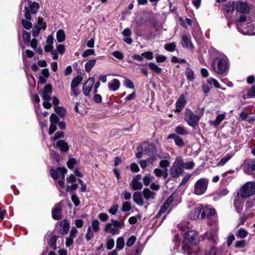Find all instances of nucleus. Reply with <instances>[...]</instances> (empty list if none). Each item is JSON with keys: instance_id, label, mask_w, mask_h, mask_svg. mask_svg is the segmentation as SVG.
Listing matches in <instances>:
<instances>
[{"instance_id": "nucleus-1", "label": "nucleus", "mask_w": 255, "mask_h": 255, "mask_svg": "<svg viewBox=\"0 0 255 255\" xmlns=\"http://www.w3.org/2000/svg\"><path fill=\"white\" fill-rule=\"evenodd\" d=\"M198 243L197 234L195 231L186 232L182 246V253L187 255H197L199 251L197 246Z\"/></svg>"}, {"instance_id": "nucleus-2", "label": "nucleus", "mask_w": 255, "mask_h": 255, "mask_svg": "<svg viewBox=\"0 0 255 255\" xmlns=\"http://www.w3.org/2000/svg\"><path fill=\"white\" fill-rule=\"evenodd\" d=\"M212 68L218 74L226 75L230 68L229 60L224 53H219L212 62Z\"/></svg>"}, {"instance_id": "nucleus-3", "label": "nucleus", "mask_w": 255, "mask_h": 255, "mask_svg": "<svg viewBox=\"0 0 255 255\" xmlns=\"http://www.w3.org/2000/svg\"><path fill=\"white\" fill-rule=\"evenodd\" d=\"M201 116L195 114L190 109H186L184 112V120L188 126L195 128L198 125Z\"/></svg>"}, {"instance_id": "nucleus-4", "label": "nucleus", "mask_w": 255, "mask_h": 255, "mask_svg": "<svg viewBox=\"0 0 255 255\" xmlns=\"http://www.w3.org/2000/svg\"><path fill=\"white\" fill-rule=\"evenodd\" d=\"M238 193L245 198L252 196L255 194V182H247L241 187Z\"/></svg>"}, {"instance_id": "nucleus-5", "label": "nucleus", "mask_w": 255, "mask_h": 255, "mask_svg": "<svg viewBox=\"0 0 255 255\" xmlns=\"http://www.w3.org/2000/svg\"><path fill=\"white\" fill-rule=\"evenodd\" d=\"M184 162L182 159L178 157L176 158L170 168V174L172 177H177L183 172Z\"/></svg>"}, {"instance_id": "nucleus-6", "label": "nucleus", "mask_w": 255, "mask_h": 255, "mask_svg": "<svg viewBox=\"0 0 255 255\" xmlns=\"http://www.w3.org/2000/svg\"><path fill=\"white\" fill-rule=\"evenodd\" d=\"M100 224L99 221L96 219L91 221V224L88 227L85 235V239L87 241H90L94 237V234L100 231Z\"/></svg>"}, {"instance_id": "nucleus-7", "label": "nucleus", "mask_w": 255, "mask_h": 255, "mask_svg": "<svg viewBox=\"0 0 255 255\" xmlns=\"http://www.w3.org/2000/svg\"><path fill=\"white\" fill-rule=\"evenodd\" d=\"M67 172V169L65 168L58 167L56 169H51L50 171V175L53 179H57L58 178H61L62 180L58 181V185L62 188L65 187V183L63 180L64 179L65 174Z\"/></svg>"}, {"instance_id": "nucleus-8", "label": "nucleus", "mask_w": 255, "mask_h": 255, "mask_svg": "<svg viewBox=\"0 0 255 255\" xmlns=\"http://www.w3.org/2000/svg\"><path fill=\"white\" fill-rule=\"evenodd\" d=\"M123 226L124 224L119 221L112 219L111 223H108L105 225L104 231L113 235H116L119 234L120 229Z\"/></svg>"}, {"instance_id": "nucleus-9", "label": "nucleus", "mask_w": 255, "mask_h": 255, "mask_svg": "<svg viewBox=\"0 0 255 255\" xmlns=\"http://www.w3.org/2000/svg\"><path fill=\"white\" fill-rule=\"evenodd\" d=\"M208 180L204 178L198 180L194 185V193L198 195L203 194L207 190Z\"/></svg>"}, {"instance_id": "nucleus-10", "label": "nucleus", "mask_w": 255, "mask_h": 255, "mask_svg": "<svg viewBox=\"0 0 255 255\" xmlns=\"http://www.w3.org/2000/svg\"><path fill=\"white\" fill-rule=\"evenodd\" d=\"M28 6H25V17L27 20H31V14H35L37 12L39 7L38 2H32L30 0L27 1Z\"/></svg>"}, {"instance_id": "nucleus-11", "label": "nucleus", "mask_w": 255, "mask_h": 255, "mask_svg": "<svg viewBox=\"0 0 255 255\" xmlns=\"http://www.w3.org/2000/svg\"><path fill=\"white\" fill-rule=\"evenodd\" d=\"M217 232L218 229L216 228L212 229L204 234L203 238L211 241L213 244H217L218 242Z\"/></svg>"}, {"instance_id": "nucleus-12", "label": "nucleus", "mask_w": 255, "mask_h": 255, "mask_svg": "<svg viewBox=\"0 0 255 255\" xmlns=\"http://www.w3.org/2000/svg\"><path fill=\"white\" fill-rule=\"evenodd\" d=\"M244 199H245V198L241 197L237 192L234 200V206L238 213H241L242 211L244 202Z\"/></svg>"}, {"instance_id": "nucleus-13", "label": "nucleus", "mask_w": 255, "mask_h": 255, "mask_svg": "<svg viewBox=\"0 0 255 255\" xmlns=\"http://www.w3.org/2000/svg\"><path fill=\"white\" fill-rule=\"evenodd\" d=\"M52 93V86L50 84L46 85L39 94L43 100H50V96Z\"/></svg>"}, {"instance_id": "nucleus-14", "label": "nucleus", "mask_w": 255, "mask_h": 255, "mask_svg": "<svg viewBox=\"0 0 255 255\" xmlns=\"http://www.w3.org/2000/svg\"><path fill=\"white\" fill-rule=\"evenodd\" d=\"M141 176L140 174H137L134 176L131 182L130 183V186L131 187L133 190H140L142 188L143 185L140 180Z\"/></svg>"}, {"instance_id": "nucleus-15", "label": "nucleus", "mask_w": 255, "mask_h": 255, "mask_svg": "<svg viewBox=\"0 0 255 255\" xmlns=\"http://www.w3.org/2000/svg\"><path fill=\"white\" fill-rule=\"evenodd\" d=\"M200 208L201 209V219H202L214 216L215 214L216 211L214 208L202 206H200Z\"/></svg>"}, {"instance_id": "nucleus-16", "label": "nucleus", "mask_w": 255, "mask_h": 255, "mask_svg": "<svg viewBox=\"0 0 255 255\" xmlns=\"http://www.w3.org/2000/svg\"><path fill=\"white\" fill-rule=\"evenodd\" d=\"M95 83V79L93 77L89 78L83 87L84 94L88 96L89 95L90 91Z\"/></svg>"}, {"instance_id": "nucleus-17", "label": "nucleus", "mask_w": 255, "mask_h": 255, "mask_svg": "<svg viewBox=\"0 0 255 255\" xmlns=\"http://www.w3.org/2000/svg\"><path fill=\"white\" fill-rule=\"evenodd\" d=\"M236 9L238 11L241 13H247L249 10L248 4L243 1H237L236 3Z\"/></svg>"}, {"instance_id": "nucleus-18", "label": "nucleus", "mask_w": 255, "mask_h": 255, "mask_svg": "<svg viewBox=\"0 0 255 255\" xmlns=\"http://www.w3.org/2000/svg\"><path fill=\"white\" fill-rule=\"evenodd\" d=\"M167 138L173 139L176 145L179 147H183L184 145V142L183 139L178 135L172 133L168 135Z\"/></svg>"}, {"instance_id": "nucleus-19", "label": "nucleus", "mask_w": 255, "mask_h": 255, "mask_svg": "<svg viewBox=\"0 0 255 255\" xmlns=\"http://www.w3.org/2000/svg\"><path fill=\"white\" fill-rule=\"evenodd\" d=\"M120 85V81L118 79H114L109 83L108 88L111 91L115 92L119 89Z\"/></svg>"}, {"instance_id": "nucleus-20", "label": "nucleus", "mask_w": 255, "mask_h": 255, "mask_svg": "<svg viewBox=\"0 0 255 255\" xmlns=\"http://www.w3.org/2000/svg\"><path fill=\"white\" fill-rule=\"evenodd\" d=\"M61 205L60 203L55 206L52 211V217L55 220H59L61 217Z\"/></svg>"}, {"instance_id": "nucleus-21", "label": "nucleus", "mask_w": 255, "mask_h": 255, "mask_svg": "<svg viewBox=\"0 0 255 255\" xmlns=\"http://www.w3.org/2000/svg\"><path fill=\"white\" fill-rule=\"evenodd\" d=\"M226 117V113L221 114L218 115L216 120L214 121H210L209 123L210 125L214 126L215 128H217L221 123L225 119Z\"/></svg>"}, {"instance_id": "nucleus-22", "label": "nucleus", "mask_w": 255, "mask_h": 255, "mask_svg": "<svg viewBox=\"0 0 255 255\" xmlns=\"http://www.w3.org/2000/svg\"><path fill=\"white\" fill-rule=\"evenodd\" d=\"M186 101L183 96H180L176 103V109L180 112L185 107Z\"/></svg>"}, {"instance_id": "nucleus-23", "label": "nucleus", "mask_w": 255, "mask_h": 255, "mask_svg": "<svg viewBox=\"0 0 255 255\" xmlns=\"http://www.w3.org/2000/svg\"><path fill=\"white\" fill-rule=\"evenodd\" d=\"M247 167L244 169V172L247 174H251L255 171V159H252L247 163Z\"/></svg>"}, {"instance_id": "nucleus-24", "label": "nucleus", "mask_w": 255, "mask_h": 255, "mask_svg": "<svg viewBox=\"0 0 255 255\" xmlns=\"http://www.w3.org/2000/svg\"><path fill=\"white\" fill-rule=\"evenodd\" d=\"M201 209L200 206L196 207L193 210L190 214V218L192 220H196L199 218L200 215L201 216Z\"/></svg>"}, {"instance_id": "nucleus-25", "label": "nucleus", "mask_w": 255, "mask_h": 255, "mask_svg": "<svg viewBox=\"0 0 255 255\" xmlns=\"http://www.w3.org/2000/svg\"><path fill=\"white\" fill-rule=\"evenodd\" d=\"M69 229V224L66 220L62 221L60 223V232L62 235L67 234Z\"/></svg>"}, {"instance_id": "nucleus-26", "label": "nucleus", "mask_w": 255, "mask_h": 255, "mask_svg": "<svg viewBox=\"0 0 255 255\" xmlns=\"http://www.w3.org/2000/svg\"><path fill=\"white\" fill-rule=\"evenodd\" d=\"M143 195L144 198L147 200L153 199L155 197V193L150 191L148 188L143 189Z\"/></svg>"}, {"instance_id": "nucleus-27", "label": "nucleus", "mask_w": 255, "mask_h": 255, "mask_svg": "<svg viewBox=\"0 0 255 255\" xmlns=\"http://www.w3.org/2000/svg\"><path fill=\"white\" fill-rule=\"evenodd\" d=\"M244 34L255 35V21L250 25L247 26V29L241 31Z\"/></svg>"}, {"instance_id": "nucleus-28", "label": "nucleus", "mask_w": 255, "mask_h": 255, "mask_svg": "<svg viewBox=\"0 0 255 255\" xmlns=\"http://www.w3.org/2000/svg\"><path fill=\"white\" fill-rule=\"evenodd\" d=\"M133 199L135 203L139 206L143 205V200L140 192H135L133 195Z\"/></svg>"}, {"instance_id": "nucleus-29", "label": "nucleus", "mask_w": 255, "mask_h": 255, "mask_svg": "<svg viewBox=\"0 0 255 255\" xmlns=\"http://www.w3.org/2000/svg\"><path fill=\"white\" fill-rule=\"evenodd\" d=\"M234 156L233 153H228L225 156L221 158L219 162L217 163L218 166H223L225 165L231 158Z\"/></svg>"}, {"instance_id": "nucleus-30", "label": "nucleus", "mask_w": 255, "mask_h": 255, "mask_svg": "<svg viewBox=\"0 0 255 255\" xmlns=\"http://www.w3.org/2000/svg\"><path fill=\"white\" fill-rule=\"evenodd\" d=\"M183 42V46L187 48L192 49L193 47V44L191 41L190 39L186 35H183L182 37Z\"/></svg>"}, {"instance_id": "nucleus-31", "label": "nucleus", "mask_w": 255, "mask_h": 255, "mask_svg": "<svg viewBox=\"0 0 255 255\" xmlns=\"http://www.w3.org/2000/svg\"><path fill=\"white\" fill-rule=\"evenodd\" d=\"M56 145L61 151L66 152L68 150L69 146L67 143L63 140H59L56 142Z\"/></svg>"}, {"instance_id": "nucleus-32", "label": "nucleus", "mask_w": 255, "mask_h": 255, "mask_svg": "<svg viewBox=\"0 0 255 255\" xmlns=\"http://www.w3.org/2000/svg\"><path fill=\"white\" fill-rule=\"evenodd\" d=\"M247 19V17L245 15H242L240 16V18L237 21V28L238 29L239 31L241 32V31H243L244 29L241 28V27L243 26L242 24L243 22H245Z\"/></svg>"}, {"instance_id": "nucleus-33", "label": "nucleus", "mask_w": 255, "mask_h": 255, "mask_svg": "<svg viewBox=\"0 0 255 255\" xmlns=\"http://www.w3.org/2000/svg\"><path fill=\"white\" fill-rule=\"evenodd\" d=\"M154 173L157 177L163 176L165 179L167 176V169L161 170L159 168H156L154 170Z\"/></svg>"}, {"instance_id": "nucleus-34", "label": "nucleus", "mask_w": 255, "mask_h": 255, "mask_svg": "<svg viewBox=\"0 0 255 255\" xmlns=\"http://www.w3.org/2000/svg\"><path fill=\"white\" fill-rule=\"evenodd\" d=\"M204 255H219V253L217 247L214 245L205 251Z\"/></svg>"}, {"instance_id": "nucleus-35", "label": "nucleus", "mask_w": 255, "mask_h": 255, "mask_svg": "<svg viewBox=\"0 0 255 255\" xmlns=\"http://www.w3.org/2000/svg\"><path fill=\"white\" fill-rule=\"evenodd\" d=\"M83 78L81 76L78 75L73 79L71 84V88H76L82 81Z\"/></svg>"}, {"instance_id": "nucleus-36", "label": "nucleus", "mask_w": 255, "mask_h": 255, "mask_svg": "<svg viewBox=\"0 0 255 255\" xmlns=\"http://www.w3.org/2000/svg\"><path fill=\"white\" fill-rule=\"evenodd\" d=\"M56 39L58 42H61L65 39V34L62 29L58 30L56 32Z\"/></svg>"}, {"instance_id": "nucleus-37", "label": "nucleus", "mask_w": 255, "mask_h": 255, "mask_svg": "<svg viewBox=\"0 0 255 255\" xmlns=\"http://www.w3.org/2000/svg\"><path fill=\"white\" fill-rule=\"evenodd\" d=\"M96 62L95 59H91L89 60L85 65V71L87 72H89L92 68L94 66Z\"/></svg>"}, {"instance_id": "nucleus-38", "label": "nucleus", "mask_w": 255, "mask_h": 255, "mask_svg": "<svg viewBox=\"0 0 255 255\" xmlns=\"http://www.w3.org/2000/svg\"><path fill=\"white\" fill-rule=\"evenodd\" d=\"M235 2L234 1H230L225 5V11L227 13L233 12L235 9Z\"/></svg>"}, {"instance_id": "nucleus-39", "label": "nucleus", "mask_w": 255, "mask_h": 255, "mask_svg": "<svg viewBox=\"0 0 255 255\" xmlns=\"http://www.w3.org/2000/svg\"><path fill=\"white\" fill-rule=\"evenodd\" d=\"M229 192V190L226 188H223L219 189L215 193V195L217 196L218 198H222L227 195Z\"/></svg>"}, {"instance_id": "nucleus-40", "label": "nucleus", "mask_w": 255, "mask_h": 255, "mask_svg": "<svg viewBox=\"0 0 255 255\" xmlns=\"http://www.w3.org/2000/svg\"><path fill=\"white\" fill-rule=\"evenodd\" d=\"M248 235L247 231L243 228H240L236 233V236L240 238H245Z\"/></svg>"}, {"instance_id": "nucleus-41", "label": "nucleus", "mask_w": 255, "mask_h": 255, "mask_svg": "<svg viewBox=\"0 0 255 255\" xmlns=\"http://www.w3.org/2000/svg\"><path fill=\"white\" fill-rule=\"evenodd\" d=\"M149 67L154 72L157 74H159L162 71V69L159 67L156 64L154 63L150 62L148 64Z\"/></svg>"}, {"instance_id": "nucleus-42", "label": "nucleus", "mask_w": 255, "mask_h": 255, "mask_svg": "<svg viewBox=\"0 0 255 255\" xmlns=\"http://www.w3.org/2000/svg\"><path fill=\"white\" fill-rule=\"evenodd\" d=\"M175 131L177 134L180 135H185L188 133L186 128L182 126H177L176 128Z\"/></svg>"}, {"instance_id": "nucleus-43", "label": "nucleus", "mask_w": 255, "mask_h": 255, "mask_svg": "<svg viewBox=\"0 0 255 255\" xmlns=\"http://www.w3.org/2000/svg\"><path fill=\"white\" fill-rule=\"evenodd\" d=\"M207 82L210 85H213L217 89L220 88V85L218 81L212 77H210L207 80Z\"/></svg>"}, {"instance_id": "nucleus-44", "label": "nucleus", "mask_w": 255, "mask_h": 255, "mask_svg": "<svg viewBox=\"0 0 255 255\" xmlns=\"http://www.w3.org/2000/svg\"><path fill=\"white\" fill-rule=\"evenodd\" d=\"M185 75L187 80L192 81L194 79V74L193 71L189 68H187L185 71Z\"/></svg>"}, {"instance_id": "nucleus-45", "label": "nucleus", "mask_w": 255, "mask_h": 255, "mask_svg": "<svg viewBox=\"0 0 255 255\" xmlns=\"http://www.w3.org/2000/svg\"><path fill=\"white\" fill-rule=\"evenodd\" d=\"M125 246V241L123 237H119L117 240L116 248L118 250H122Z\"/></svg>"}, {"instance_id": "nucleus-46", "label": "nucleus", "mask_w": 255, "mask_h": 255, "mask_svg": "<svg viewBox=\"0 0 255 255\" xmlns=\"http://www.w3.org/2000/svg\"><path fill=\"white\" fill-rule=\"evenodd\" d=\"M55 112L60 116V117H63L66 113L65 109L62 107H55Z\"/></svg>"}, {"instance_id": "nucleus-47", "label": "nucleus", "mask_w": 255, "mask_h": 255, "mask_svg": "<svg viewBox=\"0 0 255 255\" xmlns=\"http://www.w3.org/2000/svg\"><path fill=\"white\" fill-rule=\"evenodd\" d=\"M176 48V44L174 42H172L164 45V49L168 51L173 52L175 50Z\"/></svg>"}, {"instance_id": "nucleus-48", "label": "nucleus", "mask_w": 255, "mask_h": 255, "mask_svg": "<svg viewBox=\"0 0 255 255\" xmlns=\"http://www.w3.org/2000/svg\"><path fill=\"white\" fill-rule=\"evenodd\" d=\"M247 242L244 240L237 241L235 243V247L236 248H243L246 246Z\"/></svg>"}, {"instance_id": "nucleus-49", "label": "nucleus", "mask_w": 255, "mask_h": 255, "mask_svg": "<svg viewBox=\"0 0 255 255\" xmlns=\"http://www.w3.org/2000/svg\"><path fill=\"white\" fill-rule=\"evenodd\" d=\"M131 209V204L129 202L126 201L123 203L122 210L123 212L129 211Z\"/></svg>"}, {"instance_id": "nucleus-50", "label": "nucleus", "mask_w": 255, "mask_h": 255, "mask_svg": "<svg viewBox=\"0 0 255 255\" xmlns=\"http://www.w3.org/2000/svg\"><path fill=\"white\" fill-rule=\"evenodd\" d=\"M153 177L151 176L150 174L145 175L143 178V182L145 186L149 185L150 182L153 180Z\"/></svg>"}, {"instance_id": "nucleus-51", "label": "nucleus", "mask_w": 255, "mask_h": 255, "mask_svg": "<svg viewBox=\"0 0 255 255\" xmlns=\"http://www.w3.org/2000/svg\"><path fill=\"white\" fill-rule=\"evenodd\" d=\"M56 236H52L49 241V244L50 246L53 249H55L56 248Z\"/></svg>"}, {"instance_id": "nucleus-52", "label": "nucleus", "mask_w": 255, "mask_h": 255, "mask_svg": "<svg viewBox=\"0 0 255 255\" xmlns=\"http://www.w3.org/2000/svg\"><path fill=\"white\" fill-rule=\"evenodd\" d=\"M179 235L178 234H176L174 237V247L173 248L174 251H175V248L178 249L179 247L180 243H179Z\"/></svg>"}, {"instance_id": "nucleus-53", "label": "nucleus", "mask_w": 255, "mask_h": 255, "mask_svg": "<svg viewBox=\"0 0 255 255\" xmlns=\"http://www.w3.org/2000/svg\"><path fill=\"white\" fill-rule=\"evenodd\" d=\"M115 245V241L113 239H109L106 243V247L108 250H111Z\"/></svg>"}, {"instance_id": "nucleus-54", "label": "nucleus", "mask_w": 255, "mask_h": 255, "mask_svg": "<svg viewBox=\"0 0 255 255\" xmlns=\"http://www.w3.org/2000/svg\"><path fill=\"white\" fill-rule=\"evenodd\" d=\"M95 52L94 49H88L85 50L82 53V56L84 58L87 57L90 55H95Z\"/></svg>"}, {"instance_id": "nucleus-55", "label": "nucleus", "mask_w": 255, "mask_h": 255, "mask_svg": "<svg viewBox=\"0 0 255 255\" xmlns=\"http://www.w3.org/2000/svg\"><path fill=\"white\" fill-rule=\"evenodd\" d=\"M59 54L63 55L65 51V47L63 44H58L56 46V50Z\"/></svg>"}, {"instance_id": "nucleus-56", "label": "nucleus", "mask_w": 255, "mask_h": 255, "mask_svg": "<svg viewBox=\"0 0 255 255\" xmlns=\"http://www.w3.org/2000/svg\"><path fill=\"white\" fill-rule=\"evenodd\" d=\"M112 55L116 58L122 60L124 59V54L119 51H115L112 53Z\"/></svg>"}, {"instance_id": "nucleus-57", "label": "nucleus", "mask_w": 255, "mask_h": 255, "mask_svg": "<svg viewBox=\"0 0 255 255\" xmlns=\"http://www.w3.org/2000/svg\"><path fill=\"white\" fill-rule=\"evenodd\" d=\"M169 207V206L164 203L157 215V217H159L162 214L164 213L167 210Z\"/></svg>"}, {"instance_id": "nucleus-58", "label": "nucleus", "mask_w": 255, "mask_h": 255, "mask_svg": "<svg viewBox=\"0 0 255 255\" xmlns=\"http://www.w3.org/2000/svg\"><path fill=\"white\" fill-rule=\"evenodd\" d=\"M99 219L102 222H106L109 219V216L107 214L101 213L98 215Z\"/></svg>"}, {"instance_id": "nucleus-59", "label": "nucleus", "mask_w": 255, "mask_h": 255, "mask_svg": "<svg viewBox=\"0 0 255 255\" xmlns=\"http://www.w3.org/2000/svg\"><path fill=\"white\" fill-rule=\"evenodd\" d=\"M135 237L134 236H131L127 242V246L129 247H131L135 243Z\"/></svg>"}, {"instance_id": "nucleus-60", "label": "nucleus", "mask_w": 255, "mask_h": 255, "mask_svg": "<svg viewBox=\"0 0 255 255\" xmlns=\"http://www.w3.org/2000/svg\"><path fill=\"white\" fill-rule=\"evenodd\" d=\"M21 23L23 25V26L26 29H29L32 27V23L31 22L26 21L24 19H22L21 20Z\"/></svg>"}, {"instance_id": "nucleus-61", "label": "nucleus", "mask_w": 255, "mask_h": 255, "mask_svg": "<svg viewBox=\"0 0 255 255\" xmlns=\"http://www.w3.org/2000/svg\"><path fill=\"white\" fill-rule=\"evenodd\" d=\"M124 85L126 87L129 89L134 88V84L133 82L129 79H126L124 81Z\"/></svg>"}, {"instance_id": "nucleus-62", "label": "nucleus", "mask_w": 255, "mask_h": 255, "mask_svg": "<svg viewBox=\"0 0 255 255\" xmlns=\"http://www.w3.org/2000/svg\"><path fill=\"white\" fill-rule=\"evenodd\" d=\"M59 121V118L56 115L54 114H51L50 117V123L57 124Z\"/></svg>"}, {"instance_id": "nucleus-63", "label": "nucleus", "mask_w": 255, "mask_h": 255, "mask_svg": "<svg viewBox=\"0 0 255 255\" xmlns=\"http://www.w3.org/2000/svg\"><path fill=\"white\" fill-rule=\"evenodd\" d=\"M142 56L148 60H152L153 58V53L150 51L142 53Z\"/></svg>"}, {"instance_id": "nucleus-64", "label": "nucleus", "mask_w": 255, "mask_h": 255, "mask_svg": "<svg viewBox=\"0 0 255 255\" xmlns=\"http://www.w3.org/2000/svg\"><path fill=\"white\" fill-rule=\"evenodd\" d=\"M119 208V206L117 204H114L109 210V212L112 215H116Z\"/></svg>"}]
</instances>
